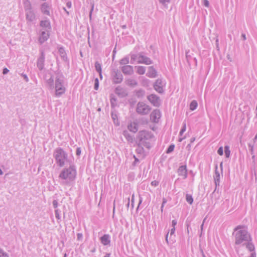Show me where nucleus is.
Segmentation results:
<instances>
[{
  "label": "nucleus",
  "instance_id": "28",
  "mask_svg": "<svg viewBox=\"0 0 257 257\" xmlns=\"http://www.w3.org/2000/svg\"><path fill=\"white\" fill-rule=\"evenodd\" d=\"M95 69L99 73L100 77L102 78L101 65L98 62H96L95 64Z\"/></svg>",
  "mask_w": 257,
  "mask_h": 257
},
{
  "label": "nucleus",
  "instance_id": "8",
  "mask_svg": "<svg viewBox=\"0 0 257 257\" xmlns=\"http://www.w3.org/2000/svg\"><path fill=\"white\" fill-rule=\"evenodd\" d=\"M150 110V107L146 103L142 102L138 104L137 112H148Z\"/></svg>",
  "mask_w": 257,
  "mask_h": 257
},
{
  "label": "nucleus",
  "instance_id": "3",
  "mask_svg": "<svg viewBox=\"0 0 257 257\" xmlns=\"http://www.w3.org/2000/svg\"><path fill=\"white\" fill-rule=\"evenodd\" d=\"M76 175V168L74 165H70L68 168L64 169L59 175V178L63 181L61 183L67 184L70 181H73Z\"/></svg>",
  "mask_w": 257,
  "mask_h": 257
},
{
  "label": "nucleus",
  "instance_id": "11",
  "mask_svg": "<svg viewBox=\"0 0 257 257\" xmlns=\"http://www.w3.org/2000/svg\"><path fill=\"white\" fill-rule=\"evenodd\" d=\"M41 9L44 14L49 16L50 15L51 6L47 3H44L41 5Z\"/></svg>",
  "mask_w": 257,
  "mask_h": 257
},
{
  "label": "nucleus",
  "instance_id": "52",
  "mask_svg": "<svg viewBox=\"0 0 257 257\" xmlns=\"http://www.w3.org/2000/svg\"><path fill=\"white\" fill-rule=\"evenodd\" d=\"M203 3L204 6L206 7H208L209 6V2L207 0H204Z\"/></svg>",
  "mask_w": 257,
  "mask_h": 257
},
{
  "label": "nucleus",
  "instance_id": "16",
  "mask_svg": "<svg viewBox=\"0 0 257 257\" xmlns=\"http://www.w3.org/2000/svg\"><path fill=\"white\" fill-rule=\"evenodd\" d=\"M123 79L122 74L118 71L114 72L113 76V82L115 83H120Z\"/></svg>",
  "mask_w": 257,
  "mask_h": 257
},
{
  "label": "nucleus",
  "instance_id": "23",
  "mask_svg": "<svg viewBox=\"0 0 257 257\" xmlns=\"http://www.w3.org/2000/svg\"><path fill=\"white\" fill-rule=\"evenodd\" d=\"M23 3L25 12L33 10L31 3L29 0H24Z\"/></svg>",
  "mask_w": 257,
  "mask_h": 257
},
{
  "label": "nucleus",
  "instance_id": "48",
  "mask_svg": "<svg viewBox=\"0 0 257 257\" xmlns=\"http://www.w3.org/2000/svg\"><path fill=\"white\" fill-rule=\"evenodd\" d=\"M166 202H167L166 199L165 198H163V202H162V206H161V212L163 211V207H164V205L166 204Z\"/></svg>",
  "mask_w": 257,
  "mask_h": 257
},
{
  "label": "nucleus",
  "instance_id": "38",
  "mask_svg": "<svg viewBox=\"0 0 257 257\" xmlns=\"http://www.w3.org/2000/svg\"><path fill=\"white\" fill-rule=\"evenodd\" d=\"M186 123L185 121H184L183 123L182 128H181V130L180 132V133H179L180 136H182L183 135L184 132L186 131Z\"/></svg>",
  "mask_w": 257,
  "mask_h": 257
},
{
  "label": "nucleus",
  "instance_id": "24",
  "mask_svg": "<svg viewBox=\"0 0 257 257\" xmlns=\"http://www.w3.org/2000/svg\"><path fill=\"white\" fill-rule=\"evenodd\" d=\"M58 52L60 57L62 58L63 60L66 61L67 60V56L65 51L64 49L62 47H60L58 50Z\"/></svg>",
  "mask_w": 257,
  "mask_h": 257
},
{
  "label": "nucleus",
  "instance_id": "57",
  "mask_svg": "<svg viewBox=\"0 0 257 257\" xmlns=\"http://www.w3.org/2000/svg\"><path fill=\"white\" fill-rule=\"evenodd\" d=\"M175 231V227H173L171 229V231H170V235L171 236L173 234H174Z\"/></svg>",
  "mask_w": 257,
  "mask_h": 257
},
{
  "label": "nucleus",
  "instance_id": "30",
  "mask_svg": "<svg viewBox=\"0 0 257 257\" xmlns=\"http://www.w3.org/2000/svg\"><path fill=\"white\" fill-rule=\"evenodd\" d=\"M123 135L128 142H133V137L128 133V132L127 131H123Z\"/></svg>",
  "mask_w": 257,
  "mask_h": 257
},
{
  "label": "nucleus",
  "instance_id": "9",
  "mask_svg": "<svg viewBox=\"0 0 257 257\" xmlns=\"http://www.w3.org/2000/svg\"><path fill=\"white\" fill-rule=\"evenodd\" d=\"M148 100L155 106H159L161 104L159 97L155 94H151L148 97Z\"/></svg>",
  "mask_w": 257,
  "mask_h": 257
},
{
  "label": "nucleus",
  "instance_id": "62",
  "mask_svg": "<svg viewBox=\"0 0 257 257\" xmlns=\"http://www.w3.org/2000/svg\"><path fill=\"white\" fill-rule=\"evenodd\" d=\"M93 8H94V6L93 5V6H92V7L91 10V11H90V14H89V17H90V18H91V17L92 12V11H93Z\"/></svg>",
  "mask_w": 257,
  "mask_h": 257
},
{
  "label": "nucleus",
  "instance_id": "51",
  "mask_svg": "<svg viewBox=\"0 0 257 257\" xmlns=\"http://www.w3.org/2000/svg\"><path fill=\"white\" fill-rule=\"evenodd\" d=\"M159 183L158 181L154 180L151 182V185L154 186H157L159 185Z\"/></svg>",
  "mask_w": 257,
  "mask_h": 257
},
{
  "label": "nucleus",
  "instance_id": "18",
  "mask_svg": "<svg viewBox=\"0 0 257 257\" xmlns=\"http://www.w3.org/2000/svg\"><path fill=\"white\" fill-rule=\"evenodd\" d=\"M178 173L179 176H182L185 179L187 178V173L186 166H181L178 170Z\"/></svg>",
  "mask_w": 257,
  "mask_h": 257
},
{
  "label": "nucleus",
  "instance_id": "47",
  "mask_svg": "<svg viewBox=\"0 0 257 257\" xmlns=\"http://www.w3.org/2000/svg\"><path fill=\"white\" fill-rule=\"evenodd\" d=\"M98 88V80L97 78L95 79V83H94V89L95 90H97Z\"/></svg>",
  "mask_w": 257,
  "mask_h": 257
},
{
  "label": "nucleus",
  "instance_id": "55",
  "mask_svg": "<svg viewBox=\"0 0 257 257\" xmlns=\"http://www.w3.org/2000/svg\"><path fill=\"white\" fill-rule=\"evenodd\" d=\"M177 221L176 220H173L172 221V226L173 227H175L176 225L177 224Z\"/></svg>",
  "mask_w": 257,
  "mask_h": 257
},
{
  "label": "nucleus",
  "instance_id": "25",
  "mask_svg": "<svg viewBox=\"0 0 257 257\" xmlns=\"http://www.w3.org/2000/svg\"><path fill=\"white\" fill-rule=\"evenodd\" d=\"M137 73L140 75H143L145 73L146 68L142 66H137L135 67Z\"/></svg>",
  "mask_w": 257,
  "mask_h": 257
},
{
  "label": "nucleus",
  "instance_id": "2",
  "mask_svg": "<svg viewBox=\"0 0 257 257\" xmlns=\"http://www.w3.org/2000/svg\"><path fill=\"white\" fill-rule=\"evenodd\" d=\"M154 138L153 134L145 130L139 132L137 136V143L140 145H143L148 149L151 147V142Z\"/></svg>",
  "mask_w": 257,
  "mask_h": 257
},
{
  "label": "nucleus",
  "instance_id": "4",
  "mask_svg": "<svg viewBox=\"0 0 257 257\" xmlns=\"http://www.w3.org/2000/svg\"><path fill=\"white\" fill-rule=\"evenodd\" d=\"M53 156L58 166L62 167L65 165L67 160L68 154L63 149L57 148L54 152Z\"/></svg>",
  "mask_w": 257,
  "mask_h": 257
},
{
  "label": "nucleus",
  "instance_id": "43",
  "mask_svg": "<svg viewBox=\"0 0 257 257\" xmlns=\"http://www.w3.org/2000/svg\"><path fill=\"white\" fill-rule=\"evenodd\" d=\"M145 94V91L142 90H140L137 92V95L138 96H143Z\"/></svg>",
  "mask_w": 257,
  "mask_h": 257
},
{
  "label": "nucleus",
  "instance_id": "7",
  "mask_svg": "<svg viewBox=\"0 0 257 257\" xmlns=\"http://www.w3.org/2000/svg\"><path fill=\"white\" fill-rule=\"evenodd\" d=\"M137 60L138 63L139 64L150 65L153 63L152 61L149 58L142 55H139L137 58Z\"/></svg>",
  "mask_w": 257,
  "mask_h": 257
},
{
  "label": "nucleus",
  "instance_id": "63",
  "mask_svg": "<svg viewBox=\"0 0 257 257\" xmlns=\"http://www.w3.org/2000/svg\"><path fill=\"white\" fill-rule=\"evenodd\" d=\"M241 37H242L243 40H246V36H245V34H242L241 35Z\"/></svg>",
  "mask_w": 257,
  "mask_h": 257
},
{
  "label": "nucleus",
  "instance_id": "32",
  "mask_svg": "<svg viewBox=\"0 0 257 257\" xmlns=\"http://www.w3.org/2000/svg\"><path fill=\"white\" fill-rule=\"evenodd\" d=\"M198 105L197 102L195 100H193L191 101L190 104V109L191 110L193 111L194 110Z\"/></svg>",
  "mask_w": 257,
  "mask_h": 257
},
{
  "label": "nucleus",
  "instance_id": "5",
  "mask_svg": "<svg viewBox=\"0 0 257 257\" xmlns=\"http://www.w3.org/2000/svg\"><path fill=\"white\" fill-rule=\"evenodd\" d=\"M54 88L55 90V95L60 97L64 94L66 89V84L63 76H57L55 81Z\"/></svg>",
  "mask_w": 257,
  "mask_h": 257
},
{
  "label": "nucleus",
  "instance_id": "34",
  "mask_svg": "<svg viewBox=\"0 0 257 257\" xmlns=\"http://www.w3.org/2000/svg\"><path fill=\"white\" fill-rule=\"evenodd\" d=\"M127 84L132 86H135L137 85V81L132 79H129L127 80Z\"/></svg>",
  "mask_w": 257,
  "mask_h": 257
},
{
  "label": "nucleus",
  "instance_id": "53",
  "mask_svg": "<svg viewBox=\"0 0 257 257\" xmlns=\"http://www.w3.org/2000/svg\"><path fill=\"white\" fill-rule=\"evenodd\" d=\"M81 150L80 148H77L76 149V154L79 156L81 154Z\"/></svg>",
  "mask_w": 257,
  "mask_h": 257
},
{
  "label": "nucleus",
  "instance_id": "14",
  "mask_svg": "<svg viewBox=\"0 0 257 257\" xmlns=\"http://www.w3.org/2000/svg\"><path fill=\"white\" fill-rule=\"evenodd\" d=\"M40 27L42 28L41 30L43 31H50L51 30V25L48 20L42 21L40 23Z\"/></svg>",
  "mask_w": 257,
  "mask_h": 257
},
{
  "label": "nucleus",
  "instance_id": "15",
  "mask_svg": "<svg viewBox=\"0 0 257 257\" xmlns=\"http://www.w3.org/2000/svg\"><path fill=\"white\" fill-rule=\"evenodd\" d=\"M217 165H216L215 166V174L213 176L214 183L216 186L215 189H216L217 186L219 185L220 183V175L218 171L217 170ZM215 190H214L215 191Z\"/></svg>",
  "mask_w": 257,
  "mask_h": 257
},
{
  "label": "nucleus",
  "instance_id": "19",
  "mask_svg": "<svg viewBox=\"0 0 257 257\" xmlns=\"http://www.w3.org/2000/svg\"><path fill=\"white\" fill-rule=\"evenodd\" d=\"M157 71L153 66H150L148 68L146 75L149 78H155L157 76Z\"/></svg>",
  "mask_w": 257,
  "mask_h": 257
},
{
  "label": "nucleus",
  "instance_id": "22",
  "mask_svg": "<svg viewBox=\"0 0 257 257\" xmlns=\"http://www.w3.org/2000/svg\"><path fill=\"white\" fill-rule=\"evenodd\" d=\"M161 117V113H151L150 118L151 120L153 122H158Z\"/></svg>",
  "mask_w": 257,
  "mask_h": 257
},
{
  "label": "nucleus",
  "instance_id": "33",
  "mask_svg": "<svg viewBox=\"0 0 257 257\" xmlns=\"http://www.w3.org/2000/svg\"><path fill=\"white\" fill-rule=\"evenodd\" d=\"M186 200L189 204H192L193 203V198L192 195H191L189 194H187L186 195Z\"/></svg>",
  "mask_w": 257,
  "mask_h": 257
},
{
  "label": "nucleus",
  "instance_id": "36",
  "mask_svg": "<svg viewBox=\"0 0 257 257\" xmlns=\"http://www.w3.org/2000/svg\"><path fill=\"white\" fill-rule=\"evenodd\" d=\"M129 63V58L128 57H125L122 58L120 61V64L121 65H126Z\"/></svg>",
  "mask_w": 257,
  "mask_h": 257
},
{
  "label": "nucleus",
  "instance_id": "49",
  "mask_svg": "<svg viewBox=\"0 0 257 257\" xmlns=\"http://www.w3.org/2000/svg\"><path fill=\"white\" fill-rule=\"evenodd\" d=\"M53 205L54 208H57L58 206V201L56 200H54L53 201Z\"/></svg>",
  "mask_w": 257,
  "mask_h": 257
},
{
  "label": "nucleus",
  "instance_id": "37",
  "mask_svg": "<svg viewBox=\"0 0 257 257\" xmlns=\"http://www.w3.org/2000/svg\"><path fill=\"white\" fill-rule=\"evenodd\" d=\"M174 148H175V145L174 144L170 145L166 151V153L169 154V153H171L172 152H173L174 149Z\"/></svg>",
  "mask_w": 257,
  "mask_h": 257
},
{
  "label": "nucleus",
  "instance_id": "12",
  "mask_svg": "<svg viewBox=\"0 0 257 257\" xmlns=\"http://www.w3.org/2000/svg\"><path fill=\"white\" fill-rule=\"evenodd\" d=\"M121 70L125 75H132L134 72L133 67L131 65H124L121 67Z\"/></svg>",
  "mask_w": 257,
  "mask_h": 257
},
{
  "label": "nucleus",
  "instance_id": "42",
  "mask_svg": "<svg viewBox=\"0 0 257 257\" xmlns=\"http://www.w3.org/2000/svg\"><path fill=\"white\" fill-rule=\"evenodd\" d=\"M142 80H143L142 83L144 85H147L150 82L149 79L145 78L144 77L142 78Z\"/></svg>",
  "mask_w": 257,
  "mask_h": 257
},
{
  "label": "nucleus",
  "instance_id": "46",
  "mask_svg": "<svg viewBox=\"0 0 257 257\" xmlns=\"http://www.w3.org/2000/svg\"><path fill=\"white\" fill-rule=\"evenodd\" d=\"M217 153L220 156L223 155V150L222 147H220V148H219V149H218V150L217 151Z\"/></svg>",
  "mask_w": 257,
  "mask_h": 257
},
{
  "label": "nucleus",
  "instance_id": "13",
  "mask_svg": "<svg viewBox=\"0 0 257 257\" xmlns=\"http://www.w3.org/2000/svg\"><path fill=\"white\" fill-rule=\"evenodd\" d=\"M26 20L29 22H34L36 20L35 13L33 10L25 12Z\"/></svg>",
  "mask_w": 257,
  "mask_h": 257
},
{
  "label": "nucleus",
  "instance_id": "26",
  "mask_svg": "<svg viewBox=\"0 0 257 257\" xmlns=\"http://www.w3.org/2000/svg\"><path fill=\"white\" fill-rule=\"evenodd\" d=\"M136 121L139 124H146L148 122V119L144 116H142Z\"/></svg>",
  "mask_w": 257,
  "mask_h": 257
},
{
  "label": "nucleus",
  "instance_id": "27",
  "mask_svg": "<svg viewBox=\"0 0 257 257\" xmlns=\"http://www.w3.org/2000/svg\"><path fill=\"white\" fill-rule=\"evenodd\" d=\"M112 119L113 120L114 123L116 125L118 126L120 124L119 121L118 119V116L117 113H111Z\"/></svg>",
  "mask_w": 257,
  "mask_h": 257
},
{
  "label": "nucleus",
  "instance_id": "41",
  "mask_svg": "<svg viewBox=\"0 0 257 257\" xmlns=\"http://www.w3.org/2000/svg\"><path fill=\"white\" fill-rule=\"evenodd\" d=\"M55 214L56 218L57 219H60V211L59 209H56L55 210Z\"/></svg>",
  "mask_w": 257,
  "mask_h": 257
},
{
  "label": "nucleus",
  "instance_id": "39",
  "mask_svg": "<svg viewBox=\"0 0 257 257\" xmlns=\"http://www.w3.org/2000/svg\"><path fill=\"white\" fill-rule=\"evenodd\" d=\"M110 103L112 107H115L116 105V99L115 98H111Z\"/></svg>",
  "mask_w": 257,
  "mask_h": 257
},
{
  "label": "nucleus",
  "instance_id": "29",
  "mask_svg": "<svg viewBox=\"0 0 257 257\" xmlns=\"http://www.w3.org/2000/svg\"><path fill=\"white\" fill-rule=\"evenodd\" d=\"M144 147L143 145H140L137 143V148L136 150V152L139 154H143L144 153Z\"/></svg>",
  "mask_w": 257,
  "mask_h": 257
},
{
  "label": "nucleus",
  "instance_id": "20",
  "mask_svg": "<svg viewBox=\"0 0 257 257\" xmlns=\"http://www.w3.org/2000/svg\"><path fill=\"white\" fill-rule=\"evenodd\" d=\"M45 56L44 53H42L41 56L37 61V67L40 70H42L44 66Z\"/></svg>",
  "mask_w": 257,
  "mask_h": 257
},
{
  "label": "nucleus",
  "instance_id": "54",
  "mask_svg": "<svg viewBox=\"0 0 257 257\" xmlns=\"http://www.w3.org/2000/svg\"><path fill=\"white\" fill-rule=\"evenodd\" d=\"M22 76L23 77L24 79L25 80V81L26 82H28L29 81V78L27 76V75L25 74H22Z\"/></svg>",
  "mask_w": 257,
  "mask_h": 257
},
{
  "label": "nucleus",
  "instance_id": "56",
  "mask_svg": "<svg viewBox=\"0 0 257 257\" xmlns=\"http://www.w3.org/2000/svg\"><path fill=\"white\" fill-rule=\"evenodd\" d=\"M9 72V69H8L7 68H5L3 69V73L4 74H6Z\"/></svg>",
  "mask_w": 257,
  "mask_h": 257
},
{
  "label": "nucleus",
  "instance_id": "45",
  "mask_svg": "<svg viewBox=\"0 0 257 257\" xmlns=\"http://www.w3.org/2000/svg\"><path fill=\"white\" fill-rule=\"evenodd\" d=\"M0 257H9L7 253L4 252L2 250L0 249Z\"/></svg>",
  "mask_w": 257,
  "mask_h": 257
},
{
  "label": "nucleus",
  "instance_id": "17",
  "mask_svg": "<svg viewBox=\"0 0 257 257\" xmlns=\"http://www.w3.org/2000/svg\"><path fill=\"white\" fill-rule=\"evenodd\" d=\"M138 123L135 120L134 122L130 123L128 125L127 128L130 131L135 133L138 130Z\"/></svg>",
  "mask_w": 257,
  "mask_h": 257
},
{
  "label": "nucleus",
  "instance_id": "60",
  "mask_svg": "<svg viewBox=\"0 0 257 257\" xmlns=\"http://www.w3.org/2000/svg\"><path fill=\"white\" fill-rule=\"evenodd\" d=\"M168 235H169V232L167 233L166 235V238H165V240H166V241L167 242V243H168Z\"/></svg>",
  "mask_w": 257,
  "mask_h": 257
},
{
  "label": "nucleus",
  "instance_id": "59",
  "mask_svg": "<svg viewBox=\"0 0 257 257\" xmlns=\"http://www.w3.org/2000/svg\"><path fill=\"white\" fill-rule=\"evenodd\" d=\"M135 159V160L134 162V164L135 165L137 162H139V160L138 158H137L135 156H134Z\"/></svg>",
  "mask_w": 257,
  "mask_h": 257
},
{
  "label": "nucleus",
  "instance_id": "50",
  "mask_svg": "<svg viewBox=\"0 0 257 257\" xmlns=\"http://www.w3.org/2000/svg\"><path fill=\"white\" fill-rule=\"evenodd\" d=\"M248 147L250 148V152L251 155L253 154V146L250 144H248Z\"/></svg>",
  "mask_w": 257,
  "mask_h": 257
},
{
  "label": "nucleus",
  "instance_id": "44",
  "mask_svg": "<svg viewBox=\"0 0 257 257\" xmlns=\"http://www.w3.org/2000/svg\"><path fill=\"white\" fill-rule=\"evenodd\" d=\"M186 60L187 61V62L189 64H190V59H191V56L189 54V52H186Z\"/></svg>",
  "mask_w": 257,
  "mask_h": 257
},
{
  "label": "nucleus",
  "instance_id": "35",
  "mask_svg": "<svg viewBox=\"0 0 257 257\" xmlns=\"http://www.w3.org/2000/svg\"><path fill=\"white\" fill-rule=\"evenodd\" d=\"M224 153L226 158H229L230 156V151L229 150V147L228 146H225L224 147Z\"/></svg>",
  "mask_w": 257,
  "mask_h": 257
},
{
  "label": "nucleus",
  "instance_id": "64",
  "mask_svg": "<svg viewBox=\"0 0 257 257\" xmlns=\"http://www.w3.org/2000/svg\"><path fill=\"white\" fill-rule=\"evenodd\" d=\"M193 61H194L195 65L196 66L197 65V61L196 58H193Z\"/></svg>",
  "mask_w": 257,
  "mask_h": 257
},
{
  "label": "nucleus",
  "instance_id": "31",
  "mask_svg": "<svg viewBox=\"0 0 257 257\" xmlns=\"http://www.w3.org/2000/svg\"><path fill=\"white\" fill-rule=\"evenodd\" d=\"M47 84L48 86L49 87V89H53L54 88V79L53 78L51 77L49 79H48L47 81Z\"/></svg>",
  "mask_w": 257,
  "mask_h": 257
},
{
  "label": "nucleus",
  "instance_id": "21",
  "mask_svg": "<svg viewBox=\"0 0 257 257\" xmlns=\"http://www.w3.org/2000/svg\"><path fill=\"white\" fill-rule=\"evenodd\" d=\"M110 237L109 234H105L100 237V241L102 244L107 245L110 244Z\"/></svg>",
  "mask_w": 257,
  "mask_h": 257
},
{
  "label": "nucleus",
  "instance_id": "10",
  "mask_svg": "<svg viewBox=\"0 0 257 257\" xmlns=\"http://www.w3.org/2000/svg\"><path fill=\"white\" fill-rule=\"evenodd\" d=\"M49 32L47 31L40 30V36L39 38V41L40 43L42 44L47 41L49 37Z\"/></svg>",
  "mask_w": 257,
  "mask_h": 257
},
{
  "label": "nucleus",
  "instance_id": "1",
  "mask_svg": "<svg viewBox=\"0 0 257 257\" xmlns=\"http://www.w3.org/2000/svg\"><path fill=\"white\" fill-rule=\"evenodd\" d=\"M242 228V226L238 225L234 229L233 234L235 237V244H242L245 245L246 248L249 251H252L254 250V245L250 242L251 238L248 232L245 230H239Z\"/></svg>",
  "mask_w": 257,
  "mask_h": 257
},
{
  "label": "nucleus",
  "instance_id": "58",
  "mask_svg": "<svg viewBox=\"0 0 257 257\" xmlns=\"http://www.w3.org/2000/svg\"><path fill=\"white\" fill-rule=\"evenodd\" d=\"M77 238H78V239H80L82 237V234L81 233H78L77 234Z\"/></svg>",
  "mask_w": 257,
  "mask_h": 257
},
{
  "label": "nucleus",
  "instance_id": "40",
  "mask_svg": "<svg viewBox=\"0 0 257 257\" xmlns=\"http://www.w3.org/2000/svg\"><path fill=\"white\" fill-rule=\"evenodd\" d=\"M159 2L164 6H167L170 2V0H159Z\"/></svg>",
  "mask_w": 257,
  "mask_h": 257
},
{
  "label": "nucleus",
  "instance_id": "61",
  "mask_svg": "<svg viewBox=\"0 0 257 257\" xmlns=\"http://www.w3.org/2000/svg\"><path fill=\"white\" fill-rule=\"evenodd\" d=\"M142 202V198L140 197L139 203V205L138 206V208H139L140 205L141 204Z\"/></svg>",
  "mask_w": 257,
  "mask_h": 257
},
{
  "label": "nucleus",
  "instance_id": "6",
  "mask_svg": "<svg viewBox=\"0 0 257 257\" xmlns=\"http://www.w3.org/2000/svg\"><path fill=\"white\" fill-rule=\"evenodd\" d=\"M165 86V82L161 79H158L154 85V89L159 93H162L164 92V87Z\"/></svg>",
  "mask_w": 257,
  "mask_h": 257
}]
</instances>
